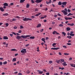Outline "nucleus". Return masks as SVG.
<instances>
[{"label":"nucleus","mask_w":75,"mask_h":75,"mask_svg":"<svg viewBox=\"0 0 75 75\" xmlns=\"http://www.w3.org/2000/svg\"><path fill=\"white\" fill-rule=\"evenodd\" d=\"M20 28H21V29L23 28H24V27H23V25L20 26Z\"/></svg>","instance_id":"35"},{"label":"nucleus","mask_w":75,"mask_h":75,"mask_svg":"<svg viewBox=\"0 0 75 75\" xmlns=\"http://www.w3.org/2000/svg\"><path fill=\"white\" fill-rule=\"evenodd\" d=\"M44 31V29H42L40 30V32L41 33H42V31Z\"/></svg>","instance_id":"54"},{"label":"nucleus","mask_w":75,"mask_h":75,"mask_svg":"<svg viewBox=\"0 0 75 75\" xmlns=\"http://www.w3.org/2000/svg\"><path fill=\"white\" fill-rule=\"evenodd\" d=\"M60 61L61 62H64V59H60Z\"/></svg>","instance_id":"31"},{"label":"nucleus","mask_w":75,"mask_h":75,"mask_svg":"<svg viewBox=\"0 0 75 75\" xmlns=\"http://www.w3.org/2000/svg\"><path fill=\"white\" fill-rule=\"evenodd\" d=\"M63 47L65 48H67V46H62Z\"/></svg>","instance_id":"52"},{"label":"nucleus","mask_w":75,"mask_h":75,"mask_svg":"<svg viewBox=\"0 0 75 75\" xmlns=\"http://www.w3.org/2000/svg\"><path fill=\"white\" fill-rule=\"evenodd\" d=\"M38 9L37 8H36V9H35V11H38Z\"/></svg>","instance_id":"62"},{"label":"nucleus","mask_w":75,"mask_h":75,"mask_svg":"<svg viewBox=\"0 0 75 75\" xmlns=\"http://www.w3.org/2000/svg\"><path fill=\"white\" fill-rule=\"evenodd\" d=\"M54 45H56V43H54L52 45V46H53V47H54Z\"/></svg>","instance_id":"36"},{"label":"nucleus","mask_w":75,"mask_h":75,"mask_svg":"<svg viewBox=\"0 0 75 75\" xmlns=\"http://www.w3.org/2000/svg\"><path fill=\"white\" fill-rule=\"evenodd\" d=\"M68 20H71L72 19V18H68Z\"/></svg>","instance_id":"63"},{"label":"nucleus","mask_w":75,"mask_h":75,"mask_svg":"<svg viewBox=\"0 0 75 75\" xmlns=\"http://www.w3.org/2000/svg\"><path fill=\"white\" fill-rule=\"evenodd\" d=\"M53 62L52 61H50L49 62V63H50V64H52V63Z\"/></svg>","instance_id":"33"},{"label":"nucleus","mask_w":75,"mask_h":75,"mask_svg":"<svg viewBox=\"0 0 75 75\" xmlns=\"http://www.w3.org/2000/svg\"><path fill=\"white\" fill-rule=\"evenodd\" d=\"M16 18H13L12 19V21H16Z\"/></svg>","instance_id":"27"},{"label":"nucleus","mask_w":75,"mask_h":75,"mask_svg":"<svg viewBox=\"0 0 75 75\" xmlns=\"http://www.w3.org/2000/svg\"><path fill=\"white\" fill-rule=\"evenodd\" d=\"M64 55H69V53H64Z\"/></svg>","instance_id":"30"},{"label":"nucleus","mask_w":75,"mask_h":75,"mask_svg":"<svg viewBox=\"0 0 75 75\" xmlns=\"http://www.w3.org/2000/svg\"><path fill=\"white\" fill-rule=\"evenodd\" d=\"M37 72H39L38 74H42V73H43V71H41L40 70H37Z\"/></svg>","instance_id":"7"},{"label":"nucleus","mask_w":75,"mask_h":75,"mask_svg":"<svg viewBox=\"0 0 75 75\" xmlns=\"http://www.w3.org/2000/svg\"><path fill=\"white\" fill-rule=\"evenodd\" d=\"M11 51H17V50L15 49H13L11 50Z\"/></svg>","instance_id":"23"},{"label":"nucleus","mask_w":75,"mask_h":75,"mask_svg":"<svg viewBox=\"0 0 75 75\" xmlns=\"http://www.w3.org/2000/svg\"><path fill=\"white\" fill-rule=\"evenodd\" d=\"M26 73H27V74H29V73H30V71L29 70H28L27 71Z\"/></svg>","instance_id":"39"},{"label":"nucleus","mask_w":75,"mask_h":75,"mask_svg":"<svg viewBox=\"0 0 75 75\" xmlns=\"http://www.w3.org/2000/svg\"><path fill=\"white\" fill-rule=\"evenodd\" d=\"M42 1H43V0H36L35 2L37 3H40Z\"/></svg>","instance_id":"3"},{"label":"nucleus","mask_w":75,"mask_h":75,"mask_svg":"<svg viewBox=\"0 0 75 75\" xmlns=\"http://www.w3.org/2000/svg\"><path fill=\"white\" fill-rule=\"evenodd\" d=\"M30 35H22L21 36L18 35L16 37L17 39H21V37L23 39L27 38V37H30Z\"/></svg>","instance_id":"1"},{"label":"nucleus","mask_w":75,"mask_h":75,"mask_svg":"<svg viewBox=\"0 0 75 75\" xmlns=\"http://www.w3.org/2000/svg\"><path fill=\"white\" fill-rule=\"evenodd\" d=\"M8 14L7 13H5L3 14V16H8Z\"/></svg>","instance_id":"22"},{"label":"nucleus","mask_w":75,"mask_h":75,"mask_svg":"<svg viewBox=\"0 0 75 75\" xmlns=\"http://www.w3.org/2000/svg\"><path fill=\"white\" fill-rule=\"evenodd\" d=\"M12 34H14V35H17V34L14 32L12 33Z\"/></svg>","instance_id":"60"},{"label":"nucleus","mask_w":75,"mask_h":75,"mask_svg":"<svg viewBox=\"0 0 75 75\" xmlns=\"http://www.w3.org/2000/svg\"><path fill=\"white\" fill-rule=\"evenodd\" d=\"M41 40H42V41H45V39L44 38H42L41 39Z\"/></svg>","instance_id":"40"},{"label":"nucleus","mask_w":75,"mask_h":75,"mask_svg":"<svg viewBox=\"0 0 75 75\" xmlns=\"http://www.w3.org/2000/svg\"><path fill=\"white\" fill-rule=\"evenodd\" d=\"M41 13H40L37 14H36V15H35V16H39V15H40V14H41Z\"/></svg>","instance_id":"24"},{"label":"nucleus","mask_w":75,"mask_h":75,"mask_svg":"<svg viewBox=\"0 0 75 75\" xmlns=\"http://www.w3.org/2000/svg\"><path fill=\"white\" fill-rule=\"evenodd\" d=\"M55 33L57 34H59V33H58L56 31H54L52 33V34H55Z\"/></svg>","instance_id":"9"},{"label":"nucleus","mask_w":75,"mask_h":75,"mask_svg":"<svg viewBox=\"0 0 75 75\" xmlns=\"http://www.w3.org/2000/svg\"><path fill=\"white\" fill-rule=\"evenodd\" d=\"M27 19H28V18H26V17H25V18L23 19V21H28V20H27Z\"/></svg>","instance_id":"18"},{"label":"nucleus","mask_w":75,"mask_h":75,"mask_svg":"<svg viewBox=\"0 0 75 75\" xmlns=\"http://www.w3.org/2000/svg\"><path fill=\"white\" fill-rule=\"evenodd\" d=\"M59 55H62V54L60 52H59Z\"/></svg>","instance_id":"56"},{"label":"nucleus","mask_w":75,"mask_h":75,"mask_svg":"<svg viewBox=\"0 0 75 75\" xmlns=\"http://www.w3.org/2000/svg\"><path fill=\"white\" fill-rule=\"evenodd\" d=\"M24 1H25V0H21L20 2V3H23Z\"/></svg>","instance_id":"26"},{"label":"nucleus","mask_w":75,"mask_h":75,"mask_svg":"<svg viewBox=\"0 0 75 75\" xmlns=\"http://www.w3.org/2000/svg\"><path fill=\"white\" fill-rule=\"evenodd\" d=\"M7 63V62H3V64L4 65H5V64H6Z\"/></svg>","instance_id":"37"},{"label":"nucleus","mask_w":75,"mask_h":75,"mask_svg":"<svg viewBox=\"0 0 75 75\" xmlns=\"http://www.w3.org/2000/svg\"><path fill=\"white\" fill-rule=\"evenodd\" d=\"M22 32V30H19L18 33H21V32Z\"/></svg>","instance_id":"38"},{"label":"nucleus","mask_w":75,"mask_h":75,"mask_svg":"<svg viewBox=\"0 0 75 75\" xmlns=\"http://www.w3.org/2000/svg\"><path fill=\"white\" fill-rule=\"evenodd\" d=\"M62 2L60 1L58 2V5H59V6H61L62 5Z\"/></svg>","instance_id":"19"},{"label":"nucleus","mask_w":75,"mask_h":75,"mask_svg":"<svg viewBox=\"0 0 75 75\" xmlns=\"http://www.w3.org/2000/svg\"><path fill=\"white\" fill-rule=\"evenodd\" d=\"M48 3H51V0H49V1Z\"/></svg>","instance_id":"61"},{"label":"nucleus","mask_w":75,"mask_h":75,"mask_svg":"<svg viewBox=\"0 0 75 75\" xmlns=\"http://www.w3.org/2000/svg\"><path fill=\"white\" fill-rule=\"evenodd\" d=\"M70 65L71 66V67H73L74 64H70Z\"/></svg>","instance_id":"45"},{"label":"nucleus","mask_w":75,"mask_h":75,"mask_svg":"<svg viewBox=\"0 0 75 75\" xmlns=\"http://www.w3.org/2000/svg\"><path fill=\"white\" fill-rule=\"evenodd\" d=\"M29 38H30V39H34V38H35V37L31 36Z\"/></svg>","instance_id":"20"},{"label":"nucleus","mask_w":75,"mask_h":75,"mask_svg":"<svg viewBox=\"0 0 75 75\" xmlns=\"http://www.w3.org/2000/svg\"><path fill=\"white\" fill-rule=\"evenodd\" d=\"M65 19L66 20H68V17H65Z\"/></svg>","instance_id":"50"},{"label":"nucleus","mask_w":75,"mask_h":75,"mask_svg":"<svg viewBox=\"0 0 75 75\" xmlns=\"http://www.w3.org/2000/svg\"><path fill=\"white\" fill-rule=\"evenodd\" d=\"M26 8H29L30 7V4H28L26 5Z\"/></svg>","instance_id":"17"},{"label":"nucleus","mask_w":75,"mask_h":75,"mask_svg":"<svg viewBox=\"0 0 75 75\" xmlns=\"http://www.w3.org/2000/svg\"><path fill=\"white\" fill-rule=\"evenodd\" d=\"M16 18L19 19L20 18H21L20 17H19V16H16Z\"/></svg>","instance_id":"34"},{"label":"nucleus","mask_w":75,"mask_h":75,"mask_svg":"<svg viewBox=\"0 0 75 75\" xmlns=\"http://www.w3.org/2000/svg\"><path fill=\"white\" fill-rule=\"evenodd\" d=\"M8 38L7 37V36H4V40H8Z\"/></svg>","instance_id":"12"},{"label":"nucleus","mask_w":75,"mask_h":75,"mask_svg":"<svg viewBox=\"0 0 75 75\" xmlns=\"http://www.w3.org/2000/svg\"><path fill=\"white\" fill-rule=\"evenodd\" d=\"M31 1L32 3H35V2L34 1V0H31Z\"/></svg>","instance_id":"42"},{"label":"nucleus","mask_w":75,"mask_h":75,"mask_svg":"<svg viewBox=\"0 0 75 75\" xmlns=\"http://www.w3.org/2000/svg\"><path fill=\"white\" fill-rule=\"evenodd\" d=\"M44 42H42L41 43V45H42L43 47H44V45H44Z\"/></svg>","instance_id":"49"},{"label":"nucleus","mask_w":75,"mask_h":75,"mask_svg":"<svg viewBox=\"0 0 75 75\" xmlns=\"http://www.w3.org/2000/svg\"><path fill=\"white\" fill-rule=\"evenodd\" d=\"M66 62H64L63 63H62V65H63V66H67V64H66Z\"/></svg>","instance_id":"11"},{"label":"nucleus","mask_w":75,"mask_h":75,"mask_svg":"<svg viewBox=\"0 0 75 75\" xmlns=\"http://www.w3.org/2000/svg\"><path fill=\"white\" fill-rule=\"evenodd\" d=\"M18 75H22V73H19L18 74Z\"/></svg>","instance_id":"58"},{"label":"nucleus","mask_w":75,"mask_h":75,"mask_svg":"<svg viewBox=\"0 0 75 75\" xmlns=\"http://www.w3.org/2000/svg\"><path fill=\"white\" fill-rule=\"evenodd\" d=\"M67 38H69V39H71V38H72V37H71V36H67Z\"/></svg>","instance_id":"32"},{"label":"nucleus","mask_w":75,"mask_h":75,"mask_svg":"<svg viewBox=\"0 0 75 75\" xmlns=\"http://www.w3.org/2000/svg\"><path fill=\"white\" fill-rule=\"evenodd\" d=\"M23 50H22L21 51V52L22 53H27V51H26V49H23Z\"/></svg>","instance_id":"2"},{"label":"nucleus","mask_w":75,"mask_h":75,"mask_svg":"<svg viewBox=\"0 0 75 75\" xmlns=\"http://www.w3.org/2000/svg\"><path fill=\"white\" fill-rule=\"evenodd\" d=\"M5 25H6L5 27H8L9 24L8 23H5Z\"/></svg>","instance_id":"25"},{"label":"nucleus","mask_w":75,"mask_h":75,"mask_svg":"<svg viewBox=\"0 0 75 75\" xmlns=\"http://www.w3.org/2000/svg\"><path fill=\"white\" fill-rule=\"evenodd\" d=\"M67 31H68L71 30V28L69 27H67L66 28Z\"/></svg>","instance_id":"16"},{"label":"nucleus","mask_w":75,"mask_h":75,"mask_svg":"<svg viewBox=\"0 0 75 75\" xmlns=\"http://www.w3.org/2000/svg\"><path fill=\"white\" fill-rule=\"evenodd\" d=\"M72 15V14L71 13H69L67 15V16H71Z\"/></svg>","instance_id":"44"},{"label":"nucleus","mask_w":75,"mask_h":75,"mask_svg":"<svg viewBox=\"0 0 75 75\" xmlns=\"http://www.w3.org/2000/svg\"><path fill=\"white\" fill-rule=\"evenodd\" d=\"M40 19H43V18H44V17H40Z\"/></svg>","instance_id":"48"},{"label":"nucleus","mask_w":75,"mask_h":75,"mask_svg":"<svg viewBox=\"0 0 75 75\" xmlns=\"http://www.w3.org/2000/svg\"><path fill=\"white\" fill-rule=\"evenodd\" d=\"M62 13H63L64 15H67V14H68V13H67V12H66L64 10L62 11Z\"/></svg>","instance_id":"4"},{"label":"nucleus","mask_w":75,"mask_h":75,"mask_svg":"<svg viewBox=\"0 0 75 75\" xmlns=\"http://www.w3.org/2000/svg\"><path fill=\"white\" fill-rule=\"evenodd\" d=\"M55 62H57V63L59 64V62H60V60H56L55 61Z\"/></svg>","instance_id":"15"},{"label":"nucleus","mask_w":75,"mask_h":75,"mask_svg":"<svg viewBox=\"0 0 75 75\" xmlns=\"http://www.w3.org/2000/svg\"><path fill=\"white\" fill-rule=\"evenodd\" d=\"M57 15H58V16H61V14L59 13H58Z\"/></svg>","instance_id":"55"},{"label":"nucleus","mask_w":75,"mask_h":75,"mask_svg":"<svg viewBox=\"0 0 75 75\" xmlns=\"http://www.w3.org/2000/svg\"><path fill=\"white\" fill-rule=\"evenodd\" d=\"M54 75H58V73H54Z\"/></svg>","instance_id":"64"},{"label":"nucleus","mask_w":75,"mask_h":75,"mask_svg":"<svg viewBox=\"0 0 75 75\" xmlns=\"http://www.w3.org/2000/svg\"><path fill=\"white\" fill-rule=\"evenodd\" d=\"M30 45V44H27L25 45V47H28Z\"/></svg>","instance_id":"46"},{"label":"nucleus","mask_w":75,"mask_h":75,"mask_svg":"<svg viewBox=\"0 0 75 75\" xmlns=\"http://www.w3.org/2000/svg\"><path fill=\"white\" fill-rule=\"evenodd\" d=\"M46 75H50V73H46Z\"/></svg>","instance_id":"57"},{"label":"nucleus","mask_w":75,"mask_h":75,"mask_svg":"<svg viewBox=\"0 0 75 75\" xmlns=\"http://www.w3.org/2000/svg\"><path fill=\"white\" fill-rule=\"evenodd\" d=\"M67 44V45H71V43H68Z\"/></svg>","instance_id":"47"},{"label":"nucleus","mask_w":75,"mask_h":75,"mask_svg":"<svg viewBox=\"0 0 75 75\" xmlns=\"http://www.w3.org/2000/svg\"><path fill=\"white\" fill-rule=\"evenodd\" d=\"M48 39H49V38H48V37H47L46 38V40H48Z\"/></svg>","instance_id":"59"},{"label":"nucleus","mask_w":75,"mask_h":75,"mask_svg":"<svg viewBox=\"0 0 75 75\" xmlns=\"http://www.w3.org/2000/svg\"><path fill=\"white\" fill-rule=\"evenodd\" d=\"M70 35L71 36H74L75 35L74 34H70Z\"/></svg>","instance_id":"29"},{"label":"nucleus","mask_w":75,"mask_h":75,"mask_svg":"<svg viewBox=\"0 0 75 75\" xmlns=\"http://www.w3.org/2000/svg\"><path fill=\"white\" fill-rule=\"evenodd\" d=\"M27 20H28H28H30V21L32 20V19L28 18Z\"/></svg>","instance_id":"43"},{"label":"nucleus","mask_w":75,"mask_h":75,"mask_svg":"<svg viewBox=\"0 0 75 75\" xmlns=\"http://www.w3.org/2000/svg\"><path fill=\"white\" fill-rule=\"evenodd\" d=\"M9 35H10V36H11V37H13V34H9Z\"/></svg>","instance_id":"53"},{"label":"nucleus","mask_w":75,"mask_h":75,"mask_svg":"<svg viewBox=\"0 0 75 75\" xmlns=\"http://www.w3.org/2000/svg\"><path fill=\"white\" fill-rule=\"evenodd\" d=\"M17 60H16V58H14L12 59L13 62H14V61H16Z\"/></svg>","instance_id":"21"},{"label":"nucleus","mask_w":75,"mask_h":75,"mask_svg":"<svg viewBox=\"0 0 75 75\" xmlns=\"http://www.w3.org/2000/svg\"><path fill=\"white\" fill-rule=\"evenodd\" d=\"M67 3H67V2H62V5H64V6H66V4H67Z\"/></svg>","instance_id":"8"},{"label":"nucleus","mask_w":75,"mask_h":75,"mask_svg":"<svg viewBox=\"0 0 75 75\" xmlns=\"http://www.w3.org/2000/svg\"><path fill=\"white\" fill-rule=\"evenodd\" d=\"M75 24L74 23H71V24H70V23H68L67 24V25H70V26H73V25H74Z\"/></svg>","instance_id":"10"},{"label":"nucleus","mask_w":75,"mask_h":75,"mask_svg":"<svg viewBox=\"0 0 75 75\" xmlns=\"http://www.w3.org/2000/svg\"><path fill=\"white\" fill-rule=\"evenodd\" d=\"M60 49V48L59 47H57V48H51V50H59Z\"/></svg>","instance_id":"5"},{"label":"nucleus","mask_w":75,"mask_h":75,"mask_svg":"<svg viewBox=\"0 0 75 75\" xmlns=\"http://www.w3.org/2000/svg\"><path fill=\"white\" fill-rule=\"evenodd\" d=\"M62 34L64 35V36H65V35H66V33H65L64 32H62Z\"/></svg>","instance_id":"28"},{"label":"nucleus","mask_w":75,"mask_h":75,"mask_svg":"<svg viewBox=\"0 0 75 75\" xmlns=\"http://www.w3.org/2000/svg\"><path fill=\"white\" fill-rule=\"evenodd\" d=\"M59 26L60 27H63V25L62 24H60L59 25Z\"/></svg>","instance_id":"41"},{"label":"nucleus","mask_w":75,"mask_h":75,"mask_svg":"<svg viewBox=\"0 0 75 75\" xmlns=\"http://www.w3.org/2000/svg\"><path fill=\"white\" fill-rule=\"evenodd\" d=\"M41 24H39L37 25L36 27L37 28H39V27H41Z\"/></svg>","instance_id":"14"},{"label":"nucleus","mask_w":75,"mask_h":75,"mask_svg":"<svg viewBox=\"0 0 75 75\" xmlns=\"http://www.w3.org/2000/svg\"><path fill=\"white\" fill-rule=\"evenodd\" d=\"M3 5L4 6H8V3H5L4 4H3Z\"/></svg>","instance_id":"13"},{"label":"nucleus","mask_w":75,"mask_h":75,"mask_svg":"<svg viewBox=\"0 0 75 75\" xmlns=\"http://www.w3.org/2000/svg\"><path fill=\"white\" fill-rule=\"evenodd\" d=\"M43 71L44 72H47V71H46V70H45V69H43Z\"/></svg>","instance_id":"51"},{"label":"nucleus","mask_w":75,"mask_h":75,"mask_svg":"<svg viewBox=\"0 0 75 75\" xmlns=\"http://www.w3.org/2000/svg\"><path fill=\"white\" fill-rule=\"evenodd\" d=\"M0 10L1 11H2V12H3L4 11V9L3 8V7H0Z\"/></svg>","instance_id":"6"}]
</instances>
